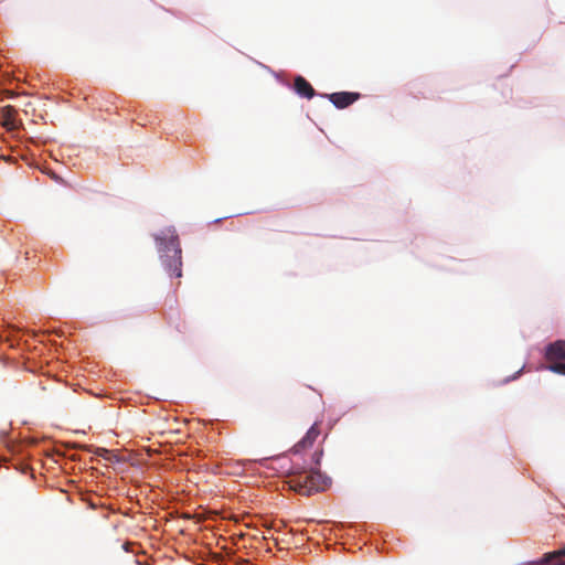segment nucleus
Here are the masks:
<instances>
[{
	"label": "nucleus",
	"instance_id": "3",
	"mask_svg": "<svg viewBox=\"0 0 565 565\" xmlns=\"http://www.w3.org/2000/svg\"><path fill=\"white\" fill-rule=\"evenodd\" d=\"M545 359L553 363H565V340H557L545 348Z\"/></svg>",
	"mask_w": 565,
	"mask_h": 565
},
{
	"label": "nucleus",
	"instance_id": "9",
	"mask_svg": "<svg viewBox=\"0 0 565 565\" xmlns=\"http://www.w3.org/2000/svg\"><path fill=\"white\" fill-rule=\"evenodd\" d=\"M108 454H109V451H108L107 449H105V448H98V449L96 450V455H98V456H103V457H105V456H106V455H108Z\"/></svg>",
	"mask_w": 565,
	"mask_h": 565
},
{
	"label": "nucleus",
	"instance_id": "7",
	"mask_svg": "<svg viewBox=\"0 0 565 565\" xmlns=\"http://www.w3.org/2000/svg\"><path fill=\"white\" fill-rule=\"evenodd\" d=\"M561 556H565V547L558 552L546 554L541 562L531 565H565V562L559 558Z\"/></svg>",
	"mask_w": 565,
	"mask_h": 565
},
{
	"label": "nucleus",
	"instance_id": "8",
	"mask_svg": "<svg viewBox=\"0 0 565 565\" xmlns=\"http://www.w3.org/2000/svg\"><path fill=\"white\" fill-rule=\"evenodd\" d=\"M547 369L553 373L565 375V363H553Z\"/></svg>",
	"mask_w": 565,
	"mask_h": 565
},
{
	"label": "nucleus",
	"instance_id": "6",
	"mask_svg": "<svg viewBox=\"0 0 565 565\" xmlns=\"http://www.w3.org/2000/svg\"><path fill=\"white\" fill-rule=\"evenodd\" d=\"M319 435L320 429L318 427V424H313L307 431L306 436L295 445V451L299 452L306 449L307 447L312 446V444L315 443Z\"/></svg>",
	"mask_w": 565,
	"mask_h": 565
},
{
	"label": "nucleus",
	"instance_id": "2",
	"mask_svg": "<svg viewBox=\"0 0 565 565\" xmlns=\"http://www.w3.org/2000/svg\"><path fill=\"white\" fill-rule=\"evenodd\" d=\"M331 480L317 470L292 471L289 484L292 490L301 495H311L315 492L324 491Z\"/></svg>",
	"mask_w": 565,
	"mask_h": 565
},
{
	"label": "nucleus",
	"instance_id": "4",
	"mask_svg": "<svg viewBox=\"0 0 565 565\" xmlns=\"http://www.w3.org/2000/svg\"><path fill=\"white\" fill-rule=\"evenodd\" d=\"M329 100L337 107V108H345L350 105H352L354 102H356L360 98L359 93H350V92H339V93H332L329 96Z\"/></svg>",
	"mask_w": 565,
	"mask_h": 565
},
{
	"label": "nucleus",
	"instance_id": "5",
	"mask_svg": "<svg viewBox=\"0 0 565 565\" xmlns=\"http://www.w3.org/2000/svg\"><path fill=\"white\" fill-rule=\"evenodd\" d=\"M294 88L299 96L308 99L312 98L316 94L311 84L302 76H297L295 78Z\"/></svg>",
	"mask_w": 565,
	"mask_h": 565
},
{
	"label": "nucleus",
	"instance_id": "1",
	"mask_svg": "<svg viewBox=\"0 0 565 565\" xmlns=\"http://www.w3.org/2000/svg\"><path fill=\"white\" fill-rule=\"evenodd\" d=\"M160 259L166 270L178 278L182 277V249L179 236L173 227L154 235Z\"/></svg>",
	"mask_w": 565,
	"mask_h": 565
}]
</instances>
